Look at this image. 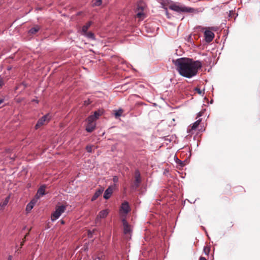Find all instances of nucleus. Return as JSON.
<instances>
[{"label":"nucleus","instance_id":"obj_1","mask_svg":"<svg viewBox=\"0 0 260 260\" xmlns=\"http://www.w3.org/2000/svg\"><path fill=\"white\" fill-rule=\"evenodd\" d=\"M173 62L179 74L182 77L187 78L196 76L202 67V63L200 61H195L192 58L186 57H181L173 60Z\"/></svg>","mask_w":260,"mask_h":260},{"label":"nucleus","instance_id":"obj_2","mask_svg":"<svg viewBox=\"0 0 260 260\" xmlns=\"http://www.w3.org/2000/svg\"><path fill=\"white\" fill-rule=\"evenodd\" d=\"M169 8L170 10L178 13H193L196 11L192 8L186 7L183 5L177 3H173L169 6Z\"/></svg>","mask_w":260,"mask_h":260},{"label":"nucleus","instance_id":"obj_3","mask_svg":"<svg viewBox=\"0 0 260 260\" xmlns=\"http://www.w3.org/2000/svg\"><path fill=\"white\" fill-rule=\"evenodd\" d=\"M205 29V40L207 43H210L212 41L215 36L214 34L212 32V31H216L217 30V28L216 27H208V29L204 27L202 28L203 30Z\"/></svg>","mask_w":260,"mask_h":260},{"label":"nucleus","instance_id":"obj_4","mask_svg":"<svg viewBox=\"0 0 260 260\" xmlns=\"http://www.w3.org/2000/svg\"><path fill=\"white\" fill-rule=\"evenodd\" d=\"M66 210V206L61 205L56 207L55 211L51 215L52 221H53L57 220L61 215V214L65 211Z\"/></svg>","mask_w":260,"mask_h":260},{"label":"nucleus","instance_id":"obj_5","mask_svg":"<svg viewBox=\"0 0 260 260\" xmlns=\"http://www.w3.org/2000/svg\"><path fill=\"white\" fill-rule=\"evenodd\" d=\"M135 180L134 184L131 186L133 189L136 190L139 187L140 184L141 182V174L138 170H136L135 172Z\"/></svg>","mask_w":260,"mask_h":260},{"label":"nucleus","instance_id":"obj_6","mask_svg":"<svg viewBox=\"0 0 260 260\" xmlns=\"http://www.w3.org/2000/svg\"><path fill=\"white\" fill-rule=\"evenodd\" d=\"M50 120V116L49 114H46L43 116L38 120L36 125H35L36 129L39 128L41 126L44 125L45 122H48Z\"/></svg>","mask_w":260,"mask_h":260},{"label":"nucleus","instance_id":"obj_7","mask_svg":"<svg viewBox=\"0 0 260 260\" xmlns=\"http://www.w3.org/2000/svg\"><path fill=\"white\" fill-rule=\"evenodd\" d=\"M123 226V233L125 235H131L132 229L131 225L128 224L125 219H122Z\"/></svg>","mask_w":260,"mask_h":260},{"label":"nucleus","instance_id":"obj_8","mask_svg":"<svg viewBox=\"0 0 260 260\" xmlns=\"http://www.w3.org/2000/svg\"><path fill=\"white\" fill-rule=\"evenodd\" d=\"M109 213V210L108 209H105L102 210L100 211L96 218H95V222L97 223L99 222L101 219H103L106 218Z\"/></svg>","mask_w":260,"mask_h":260},{"label":"nucleus","instance_id":"obj_9","mask_svg":"<svg viewBox=\"0 0 260 260\" xmlns=\"http://www.w3.org/2000/svg\"><path fill=\"white\" fill-rule=\"evenodd\" d=\"M131 211V208L129 207L128 203L127 202H124L121 204L120 212L121 213H124V214H127Z\"/></svg>","mask_w":260,"mask_h":260},{"label":"nucleus","instance_id":"obj_10","mask_svg":"<svg viewBox=\"0 0 260 260\" xmlns=\"http://www.w3.org/2000/svg\"><path fill=\"white\" fill-rule=\"evenodd\" d=\"M113 190V187L109 186L104 192V198L106 200L109 199L112 194Z\"/></svg>","mask_w":260,"mask_h":260},{"label":"nucleus","instance_id":"obj_11","mask_svg":"<svg viewBox=\"0 0 260 260\" xmlns=\"http://www.w3.org/2000/svg\"><path fill=\"white\" fill-rule=\"evenodd\" d=\"M137 11L138 12L136 14L137 17L139 18L140 20H143L145 18V14L143 13V8L141 7H138Z\"/></svg>","mask_w":260,"mask_h":260},{"label":"nucleus","instance_id":"obj_12","mask_svg":"<svg viewBox=\"0 0 260 260\" xmlns=\"http://www.w3.org/2000/svg\"><path fill=\"white\" fill-rule=\"evenodd\" d=\"M104 189L103 187H101L100 188L98 189L95 191L93 197H92L91 201H93L95 200L99 196H100L102 194V193L104 191Z\"/></svg>","mask_w":260,"mask_h":260},{"label":"nucleus","instance_id":"obj_13","mask_svg":"<svg viewBox=\"0 0 260 260\" xmlns=\"http://www.w3.org/2000/svg\"><path fill=\"white\" fill-rule=\"evenodd\" d=\"M95 123H89L87 122V124L86 126V131L87 132H92L95 128Z\"/></svg>","mask_w":260,"mask_h":260},{"label":"nucleus","instance_id":"obj_14","mask_svg":"<svg viewBox=\"0 0 260 260\" xmlns=\"http://www.w3.org/2000/svg\"><path fill=\"white\" fill-rule=\"evenodd\" d=\"M36 203V201L35 200H33L31 201L27 205L26 207L25 211L28 213H29L32 209L34 208L35 204Z\"/></svg>","mask_w":260,"mask_h":260},{"label":"nucleus","instance_id":"obj_15","mask_svg":"<svg viewBox=\"0 0 260 260\" xmlns=\"http://www.w3.org/2000/svg\"><path fill=\"white\" fill-rule=\"evenodd\" d=\"M202 121L201 118H199L196 121H195L194 123H192L191 128L189 129V132H190L191 131H194L197 129L200 123H201Z\"/></svg>","mask_w":260,"mask_h":260},{"label":"nucleus","instance_id":"obj_16","mask_svg":"<svg viewBox=\"0 0 260 260\" xmlns=\"http://www.w3.org/2000/svg\"><path fill=\"white\" fill-rule=\"evenodd\" d=\"M45 186H42L39 188V189L38 190L37 196L38 198H40L41 196H43L45 194Z\"/></svg>","mask_w":260,"mask_h":260},{"label":"nucleus","instance_id":"obj_17","mask_svg":"<svg viewBox=\"0 0 260 260\" xmlns=\"http://www.w3.org/2000/svg\"><path fill=\"white\" fill-rule=\"evenodd\" d=\"M9 199V197H8L3 202L0 203V211L3 210L4 207L8 204Z\"/></svg>","mask_w":260,"mask_h":260},{"label":"nucleus","instance_id":"obj_18","mask_svg":"<svg viewBox=\"0 0 260 260\" xmlns=\"http://www.w3.org/2000/svg\"><path fill=\"white\" fill-rule=\"evenodd\" d=\"M40 29V27L39 25H36L34 27L31 28L28 31L29 34H35Z\"/></svg>","mask_w":260,"mask_h":260},{"label":"nucleus","instance_id":"obj_19","mask_svg":"<svg viewBox=\"0 0 260 260\" xmlns=\"http://www.w3.org/2000/svg\"><path fill=\"white\" fill-rule=\"evenodd\" d=\"M92 24L91 21L88 22L85 25L83 26L82 28V31L84 33H86L88 29Z\"/></svg>","mask_w":260,"mask_h":260},{"label":"nucleus","instance_id":"obj_20","mask_svg":"<svg viewBox=\"0 0 260 260\" xmlns=\"http://www.w3.org/2000/svg\"><path fill=\"white\" fill-rule=\"evenodd\" d=\"M84 35L85 37H86L87 38L90 39L91 40L95 39L94 34L91 32H86V33H84Z\"/></svg>","mask_w":260,"mask_h":260},{"label":"nucleus","instance_id":"obj_21","mask_svg":"<svg viewBox=\"0 0 260 260\" xmlns=\"http://www.w3.org/2000/svg\"><path fill=\"white\" fill-rule=\"evenodd\" d=\"M96 119L93 116L90 115L87 118V121L89 123H95L94 121Z\"/></svg>","mask_w":260,"mask_h":260},{"label":"nucleus","instance_id":"obj_22","mask_svg":"<svg viewBox=\"0 0 260 260\" xmlns=\"http://www.w3.org/2000/svg\"><path fill=\"white\" fill-rule=\"evenodd\" d=\"M93 5L94 6H100L102 3V0H93Z\"/></svg>","mask_w":260,"mask_h":260},{"label":"nucleus","instance_id":"obj_23","mask_svg":"<svg viewBox=\"0 0 260 260\" xmlns=\"http://www.w3.org/2000/svg\"><path fill=\"white\" fill-rule=\"evenodd\" d=\"M100 115H101V114L99 111H95L94 112V114L91 115L93 116L95 119H97L99 117Z\"/></svg>","mask_w":260,"mask_h":260},{"label":"nucleus","instance_id":"obj_24","mask_svg":"<svg viewBox=\"0 0 260 260\" xmlns=\"http://www.w3.org/2000/svg\"><path fill=\"white\" fill-rule=\"evenodd\" d=\"M210 250V248L208 247H205L204 248V252L206 255L209 254Z\"/></svg>","mask_w":260,"mask_h":260},{"label":"nucleus","instance_id":"obj_25","mask_svg":"<svg viewBox=\"0 0 260 260\" xmlns=\"http://www.w3.org/2000/svg\"><path fill=\"white\" fill-rule=\"evenodd\" d=\"M4 85V77L0 76V87Z\"/></svg>","mask_w":260,"mask_h":260},{"label":"nucleus","instance_id":"obj_26","mask_svg":"<svg viewBox=\"0 0 260 260\" xmlns=\"http://www.w3.org/2000/svg\"><path fill=\"white\" fill-rule=\"evenodd\" d=\"M86 149L88 152L91 153L92 152V146H87L86 147Z\"/></svg>","mask_w":260,"mask_h":260},{"label":"nucleus","instance_id":"obj_27","mask_svg":"<svg viewBox=\"0 0 260 260\" xmlns=\"http://www.w3.org/2000/svg\"><path fill=\"white\" fill-rule=\"evenodd\" d=\"M203 113H204V112H203V111L199 112L198 113V114H197V118H198V117H201V116H202L203 115Z\"/></svg>","mask_w":260,"mask_h":260},{"label":"nucleus","instance_id":"obj_28","mask_svg":"<svg viewBox=\"0 0 260 260\" xmlns=\"http://www.w3.org/2000/svg\"><path fill=\"white\" fill-rule=\"evenodd\" d=\"M195 90L197 91V92L200 94H201L202 93V91H201V90L198 88H196L195 89Z\"/></svg>","mask_w":260,"mask_h":260},{"label":"nucleus","instance_id":"obj_29","mask_svg":"<svg viewBox=\"0 0 260 260\" xmlns=\"http://www.w3.org/2000/svg\"><path fill=\"white\" fill-rule=\"evenodd\" d=\"M115 115H116V116H120V115H121V112H116V113H115Z\"/></svg>","mask_w":260,"mask_h":260},{"label":"nucleus","instance_id":"obj_30","mask_svg":"<svg viewBox=\"0 0 260 260\" xmlns=\"http://www.w3.org/2000/svg\"><path fill=\"white\" fill-rule=\"evenodd\" d=\"M4 102V99H0V105Z\"/></svg>","mask_w":260,"mask_h":260},{"label":"nucleus","instance_id":"obj_31","mask_svg":"<svg viewBox=\"0 0 260 260\" xmlns=\"http://www.w3.org/2000/svg\"><path fill=\"white\" fill-rule=\"evenodd\" d=\"M200 260H207V259L204 257L201 256L200 258Z\"/></svg>","mask_w":260,"mask_h":260},{"label":"nucleus","instance_id":"obj_32","mask_svg":"<svg viewBox=\"0 0 260 260\" xmlns=\"http://www.w3.org/2000/svg\"><path fill=\"white\" fill-rule=\"evenodd\" d=\"M177 161H178V162H179V163L181 165H182V166L183 165V162L182 161H181L180 160L178 159V158H177Z\"/></svg>","mask_w":260,"mask_h":260},{"label":"nucleus","instance_id":"obj_33","mask_svg":"<svg viewBox=\"0 0 260 260\" xmlns=\"http://www.w3.org/2000/svg\"><path fill=\"white\" fill-rule=\"evenodd\" d=\"M117 180H118L117 178L116 177H114V178H113V181H114V182H117Z\"/></svg>","mask_w":260,"mask_h":260},{"label":"nucleus","instance_id":"obj_34","mask_svg":"<svg viewBox=\"0 0 260 260\" xmlns=\"http://www.w3.org/2000/svg\"><path fill=\"white\" fill-rule=\"evenodd\" d=\"M8 260H12V256L11 255H9L8 256Z\"/></svg>","mask_w":260,"mask_h":260},{"label":"nucleus","instance_id":"obj_35","mask_svg":"<svg viewBox=\"0 0 260 260\" xmlns=\"http://www.w3.org/2000/svg\"><path fill=\"white\" fill-rule=\"evenodd\" d=\"M23 85L24 86V88H25V87H26V86H27V85H26V84L24 82H22V83L20 84V85Z\"/></svg>","mask_w":260,"mask_h":260},{"label":"nucleus","instance_id":"obj_36","mask_svg":"<svg viewBox=\"0 0 260 260\" xmlns=\"http://www.w3.org/2000/svg\"><path fill=\"white\" fill-rule=\"evenodd\" d=\"M20 86V85H19L18 86H16V87H15V90H17V89L19 88Z\"/></svg>","mask_w":260,"mask_h":260},{"label":"nucleus","instance_id":"obj_37","mask_svg":"<svg viewBox=\"0 0 260 260\" xmlns=\"http://www.w3.org/2000/svg\"><path fill=\"white\" fill-rule=\"evenodd\" d=\"M60 222H61V224H63L64 223V221H63V220H61L60 221Z\"/></svg>","mask_w":260,"mask_h":260},{"label":"nucleus","instance_id":"obj_38","mask_svg":"<svg viewBox=\"0 0 260 260\" xmlns=\"http://www.w3.org/2000/svg\"><path fill=\"white\" fill-rule=\"evenodd\" d=\"M166 14L168 15V10H167V9L166 8Z\"/></svg>","mask_w":260,"mask_h":260},{"label":"nucleus","instance_id":"obj_39","mask_svg":"<svg viewBox=\"0 0 260 260\" xmlns=\"http://www.w3.org/2000/svg\"><path fill=\"white\" fill-rule=\"evenodd\" d=\"M8 70H11V67H9V68H8Z\"/></svg>","mask_w":260,"mask_h":260},{"label":"nucleus","instance_id":"obj_40","mask_svg":"<svg viewBox=\"0 0 260 260\" xmlns=\"http://www.w3.org/2000/svg\"><path fill=\"white\" fill-rule=\"evenodd\" d=\"M13 160L14 159V156L11 158Z\"/></svg>","mask_w":260,"mask_h":260}]
</instances>
